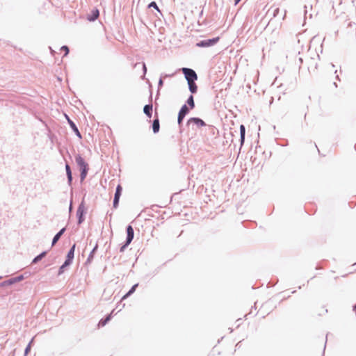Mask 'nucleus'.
I'll return each mask as SVG.
<instances>
[{
	"label": "nucleus",
	"instance_id": "19",
	"mask_svg": "<svg viewBox=\"0 0 356 356\" xmlns=\"http://www.w3.org/2000/svg\"><path fill=\"white\" fill-rule=\"evenodd\" d=\"M88 166L86 167V168H83L82 169H81V179H84L86 177V175L88 173Z\"/></svg>",
	"mask_w": 356,
	"mask_h": 356
},
{
	"label": "nucleus",
	"instance_id": "15",
	"mask_svg": "<svg viewBox=\"0 0 356 356\" xmlns=\"http://www.w3.org/2000/svg\"><path fill=\"white\" fill-rule=\"evenodd\" d=\"M122 191V186L120 185H118L116 188V192H115L113 200H119Z\"/></svg>",
	"mask_w": 356,
	"mask_h": 356
},
{
	"label": "nucleus",
	"instance_id": "22",
	"mask_svg": "<svg viewBox=\"0 0 356 356\" xmlns=\"http://www.w3.org/2000/svg\"><path fill=\"white\" fill-rule=\"evenodd\" d=\"M45 255V252H43L40 254V255L37 256L33 261V263H36L39 260H40Z\"/></svg>",
	"mask_w": 356,
	"mask_h": 356
},
{
	"label": "nucleus",
	"instance_id": "24",
	"mask_svg": "<svg viewBox=\"0 0 356 356\" xmlns=\"http://www.w3.org/2000/svg\"><path fill=\"white\" fill-rule=\"evenodd\" d=\"M71 263V261H68V258L65 261L64 264L60 267V270H62L65 266L69 265Z\"/></svg>",
	"mask_w": 356,
	"mask_h": 356
},
{
	"label": "nucleus",
	"instance_id": "23",
	"mask_svg": "<svg viewBox=\"0 0 356 356\" xmlns=\"http://www.w3.org/2000/svg\"><path fill=\"white\" fill-rule=\"evenodd\" d=\"M149 7H153L155 9L158 10H159V8L156 5V3L154 2V1H152L149 4Z\"/></svg>",
	"mask_w": 356,
	"mask_h": 356
},
{
	"label": "nucleus",
	"instance_id": "20",
	"mask_svg": "<svg viewBox=\"0 0 356 356\" xmlns=\"http://www.w3.org/2000/svg\"><path fill=\"white\" fill-rule=\"evenodd\" d=\"M188 104L190 106L191 108L193 109L195 107V103L193 95H191L187 100Z\"/></svg>",
	"mask_w": 356,
	"mask_h": 356
},
{
	"label": "nucleus",
	"instance_id": "16",
	"mask_svg": "<svg viewBox=\"0 0 356 356\" xmlns=\"http://www.w3.org/2000/svg\"><path fill=\"white\" fill-rule=\"evenodd\" d=\"M137 286H138V284H136L134 285V286L131 287V289L129 290V291L127 293H126V294L122 297V300L126 299L128 296H129L131 293H133L135 291V290H136V287H137Z\"/></svg>",
	"mask_w": 356,
	"mask_h": 356
},
{
	"label": "nucleus",
	"instance_id": "14",
	"mask_svg": "<svg viewBox=\"0 0 356 356\" xmlns=\"http://www.w3.org/2000/svg\"><path fill=\"white\" fill-rule=\"evenodd\" d=\"M240 132H241V145L243 144L244 140H245V129L244 125L241 124L240 126Z\"/></svg>",
	"mask_w": 356,
	"mask_h": 356
},
{
	"label": "nucleus",
	"instance_id": "2",
	"mask_svg": "<svg viewBox=\"0 0 356 356\" xmlns=\"http://www.w3.org/2000/svg\"><path fill=\"white\" fill-rule=\"evenodd\" d=\"M219 39H220L219 37H216L213 39L202 40L200 43H198L197 45L199 47H203L212 46V45L216 44L219 41Z\"/></svg>",
	"mask_w": 356,
	"mask_h": 356
},
{
	"label": "nucleus",
	"instance_id": "13",
	"mask_svg": "<svg viewBox=\"0 0 356 356\" xmlns=\"http://www.w3.org/2000/svg\"><path fill=\"white\" fill-rule=\"evenodd\" d=\"M65 115V118H67L70 127L76 133V134L80 136V133H79L76 126L75 125V124L69 118V117L67 115Z\"/></svg>",
	"mask_w": 356,
	"mask_h": 356
},
{
	"label": "nucleus",
	"instance_id": "12",
	"mask_svg": "<svg viewBox=\"0 0 356 356\" xmlns=\"http://www.w3.org/2000/svg\"><path fill=\"white\" fill-rule=\"evenodd\" d=\"M189 90L192 93H195L197 90V86L195 84V81H192V80L190 82H188Z\"/></svg>",
	"mask_w": 356,
	"mask_h": 356
},
{
	"label": "nucleus",
	"instance_id": "18",
	"mask_svg": "<svg viewBox=\"0 0 356 356\" xmlns=\"http://www.w3.org/2000/svg\"><path fill=\"white\" fill-rule=\"evenodd\" d=\"M74 248H75V245H74L72 247V248L70 249V250L69 251V252H68V254H67L68 261H72V259H73V257H74Z\"/></svg>",
	"mask_w": 356,
	"mask_h": 356
},
{
	"label": "nucleus",
	"instance_id": "7",
	"mask_svg": "<svg viewBox=\"0 0 356 356\" xmlns=\"http://www.w3.org/2000/svg\"><path fill=\"white\" fill-rule=\"evenodd\" d=\"M85 211V206L83 202L79 205L77 210V216H79V222L81 223L83 221V215Z\"/></svg>",
	"mask_w": 356,
	"mask_h": 356
},
{
	"label": "nucleus",
	"instance_id": "3",
	"mask_svg": "<svg viewBox=\"0 0 356 356\" xmlns=\"http://www.w3.org/2000/svg\"><path fill=\"white\" fill-rule=\"evenodd\" d=\"M188 111H189V109L186 105H184L181 107V110L179 111V113L178 115V119H177L179 124H181L183 119L184 118L186 115L188 113Z\"/></svg>",
	"mask_w": 356,
	"mask_h": 356
},
{
	"label": "nucleus",
	"instance_id": "11",
	"mask_svg": "<svg viewBox=\"0 0 356 356\" xmlns=\"http://www.w3.org/2000/svg\"><path fill=\"white\" fill-rule=\"evenodd\" d=\"M65 231V228H63L58 233H57L53 238L52 245H55L56 243L59 240L60 236L63 234Z\"/></svg>",
	"mask_w": 356,
	"mask_h": 356
},
{
	"label": "nucleus",
	"instance_id": "1",
	"mask_svg": "<svg viewBox=\"0 0 356 356\" xmlns=\"http://www.w3.org/2000/svg\"><path fill=\"white\" fill-rule=\"evenodd\" d=\"M182 72L188 82H190L191 80L195 81L197 79V76L194 70L189 68H182Z\"/></svg>",
	"mask_w": 356,
	"mask_h": 356
},
{
	"label": "nucleus",
	"instance_id": "21",
	"mask_svg": "<svg viewBox=\"0 0 356 356\" xmlns=\"http://www.w3.org/2000/svg\"><path fill=\"white\" fill-rule=\"evenodd\" d=\"M111 318V316H108L104 320H101L99 322V324H98V326L100 327H103L104 326L107 322L110 320Z\"/></svg>",
	"mask_w": 356,
	"mask_h": 356
},
{
	"label": "nucleus",
	"instance_id": "8",
	"mask_svg": "<svg viewBox=\"0 0 356 356\" xmlns=\"http://www.w3.org/2000/svg\"><path fill=\"white\" fill-rule=\"evenodd\" d=\"M99 15V10L97 9H94L91 11V14L88 15L87 19L90 22L95 21V19H97L98 18Z\"/></svg>",
	"mask_w": 356,
	"mask_h": 356
},
{
	"label": "nucleus",
	"instance_id": "25",
	"mask_svg": "<svg viewBox=\"0 0 356 356\" xmlns=\"http://www.w3.org/2000/svg\"><path fill=\"white\" fill-rule=\"evenodd\" d=\"M61 49L64 50L65 51V55H67L68 54V52H69V49L66 46L62 47Z\"/></svg>",
	"mask_w": 356,
	"mask_h": 356
},
{
	"label": "nucleus",
	"instance_id": "10",
	"mask_svg": "<svg viewBox=\"0 0 356 356\" xmlns=\"http://www.w3.org/2000/svg\"><path fill=\"white\" fill-rule=\"evenodd\" d=\"M153 106L152 104L145 105L143 108V112L150 118L152 117Z\"/></svg>",
	"mask_w": 356,
	"mask_h": 356
},
{
	"label": "nucleus",
	"instance_id": "4",
	"mask_svg": "<svg viewBox=\"0 0 356 356\" xmlns=\"http://www.w3.org/2000/svg\"><path fill=\"white\" fill-rule=\"evenodd\" d=\"M127 241H126L125 245L122 248V249L124 248L126 245H128L134 238V232L133 227L131 225H129L127 227Z\"/></svg>",
	"mask_w": 356,
	"mask_h": 356
},
{
	"label": "nucleus",
	"instance_id": "5",
	"mask_svg": "<svg viewBox=\"0 0 356 356\" xmlns=\"http://www.w3.org/2000/svg\"><path fill=\"white\" fill-rule=\"evenodd\" d=\"M191 123L195 124L197 127H202L206 125L205 122L202 120L197 118H190L188 121V124H190Z\"/></svg>",
	"mask_w": 356,
	"mask_h": 356
},
{
	"label": "nucleus",
	"instance_id": "9",
	"mask_svg": "<svg viewBox=\"0 0 356 356\" xmlns=\"http://www.w3.org/2000/svg\"><path fill=\"white\" fill-rule=\"evenodd\" d=\"M156 119L153 121L152 124V129L154 133H157L159 131L160 125H159V120L158 115H156Z\"/></svg>",
	"mask_w": 356,
	"mask_h": 356
},
{
	"label": "nucleus",
	"instance_id": "17",
	"mask_svg": "<svg viewBox=\"0 0 356 356\" xmlns=\"http://www.w3.org/2000/svg\"><path fill=\"white\" fill-rule=\"evenodd\" d=\"M65 169H66V172H67L68 180L70 182L72 181V177L71 169H70V165L68 164H67L65 165Z\"/></svg>",
	"mask_w": 356,
	"mask_h": 356
},
{
	"label": "nucleus",
	"instance_id": "6",
	"mask_svg": "<svg viewBox=\"0 0 356 356\" xmlns=\"http://www.w3.org/2000/svg\"><path fill=\"white\" fill-rule=\"evenodd\" d=\"M76 162L77 165L79 166L80 170L83 168H86L88 166V164L85 162L84 159L80 156L76 155L75 157Z\"/></svg>",
	"mask_w": 356,
	"mask_h": 356
},
{
	"label": "nucleus",
	"instance_id": "27",
	"mask_svg": "<svg viewBox=\"0 0 356 356\" xmlns=\"http://www.w3.org/2000/svg\"><path fill=\"white\" fill-rule=\"evenodd\" d=\"M241 0H235V5L238 4Z\"/></svg>",
	"mask_w": 356,
	"mask_h": 356
},
{
	"label": "nucleus",
	"instance_id": "26",
	"mask_svg": "<svg viewBox=\"0 0 356 356\" xmlns=\"http://www.w3.org/2000/svg\"><path fill=\"white\" fill-rule=\"evenodd\" d=\"M118 203V202H117V201L114 202V207H117Z\"/></svg>",
	"mask_w": 356,
	"mask_h": 356
}]
</instances>
